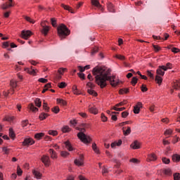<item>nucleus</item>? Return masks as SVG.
<instances>
[{
    "mask_svg": "<svg viewBox=\"0 0 180 180\" xmlns=\"http://www.w3.org/2000/svg\"><path fill=\"white\" fill-rule=\"evenodd\" d=\"M92 73L95 77L96 83L100 88L103 89L107 86L108 83L106 81H109L110 85L114 87L119 85V81L116 79V76H110V71L106 70L105 68L96 66L94 68Z\"/></svg>",
    "mask_w": 180,
    "mask_h": 180,
    "instance_id": "nucleus-1",
    "label": "nucleus"
},
{
    "mask_svg": "<svg viewBox=\"0 0 180 180\" xmlns=\"http://www.w3.org/2000/svg\"><path fill=\"white\" fill-rule=\"evenodd\" d=\"M57 30L58 34L61 40H63V39H65V37L70 34V30H68V27H67L64 24H60L58 27Z\"/></svg>",
    "mask_w": 180,
    "mask_h": 180,
    "instance_id": "nucleus-2",
    "label": "nucleus"
},
{
    "mask_svg": "<svg viewBox=\"0 0 180 180\" xmlns=\"http://www.w3.org/2000/svg\"><path fill=\"white\" fill-rule=\"evenodd\" d=\"M84 133H85V128H80V132L77 134V137L85 144L91 143L92 141L91 137Z\"/></svg>",
    "mask_w": 180,
    "mask_h": 180,
    "instance_id": "nucleus-3",
    "label": "nucleus"
},
{
    "mask_svg": "<svg viewBox=\"0 0 180 180\" xmlns=\"http://www.w3.org/2000/svg\"><path fill=\"white\" fill-rule=\"evenodd\" d=\"M167 67H165V65H161L159 66L158 68L156 70V74L158 75H161L162 77H164V75L165 74V72L164 71H167Z\"/></svg>",
    "mask_w": 180,
    "mask_h": 180,
    "instance_id": "nucleus-4",
    "label": "nucleus"
},
{
    "mask_svg": "<svg viewBox=\"0 0 180 180\" xmlns=\"http://www.w3.org/2000/svg\"><path fill=\"white\" fill-rule=\"evenodd\" d=\"M41 160L43 164H44L45 167H50V162H51L50 157H49L48 155H42Z\"/></svg>",
    "mask_w": 180,
    "mask_h": 180,
    "instance_id": "nucleus-5",
    "label": "nucleus"
},
{
    "mask_svg": "<svg viewBox=\"0 0 180 180\" xmlns=\"http://www.w3.org/2000/svg\"><path fill=\"white\" fill-rule=\"evenodd\" d=\"M21 35L22 39H25V40H27L30 36H32V32L30 30H22L21 32Z\"/></svg>",
    "mask_w": 180,
    "mask_h": 180,
    "instance_id": "nucleus-6",
    "label": "nucleus"
},
{
    "mask_svg": "<svg viewBox=\"0 0 180 180\" xmlns=\"http://www.w3.org/2000/svg\"><path fill=\"white\" fill-rule=\"evenodd\" d=\"M75 164L78 167H82L84 165V155H80L79 159L75 160Z\"/></svg>",
    "mask_w": 180,
    "mask_h": 180,
    "instance_id": "nucleus-7",
    "label": "nucleus"
},
{
    "mask_svg": "<svg viewBox=\"0 0 180 180\" xmlns=\"http://www.w3.org/2000/svg\"><path fill=\"white\" fill-rule=\"evenodd\" d=\"M41 26L42 27L41 33H42V34L46 36V34H48L49 31L50 30V27L47 25H43V23H41Z\"/></svg>",
    "mask_w": 180,
    "mask_h": 180,
    "instance_id": "nucleus-8",
    "label": "nucleus"
},
{
    "mask_svg": "<svg viewBox=\"0 0 180 180\" xmlns=\"http://www.w3.org/2000/svg\"><path fill=\"white\" fill-rule=\"evenodd\" d=\"M23 146H32L34 144V141L31 138H27L24 140L22 142Z\"/></svg>",
    "mask_w": 180,
    "mask_h": 180,
    "instance_id": "nucleus-9",
    "label": "nucleus"
},
{
    "mask_svg": "<svg viewBox=\"0 0 180 180\" xmlns=\"http://www.w3.org/2000/svg\"><path fill=\"white\" fill-rule=\"evenodd\" d=\"M91 4L101 9V11H103V8H102V5L99 3V0H91Z\"/></svg>",
    "mask_w": 180,
    "mask_h": 180,
    "instance_id": "nucleus-10",
    "label": "nucleus"
},
{
    "mask_svg": "<svg viewBox=\"0 0 180 180\" xmlns=\"http://www.w3.org/2000/svg\"><path fill=\"white\" fill-rule=\"evenodd\" d=\"M49 153L52 160H57V153L55 152L54 149H49Z\"/></svg>",
    "mask_w": 180,
    "mask_h": 180,
    "instance_id": "nucleus-11",
    "label": "nucleus"
},
{
    "mask_svg": "<svg viewBox=\"0 0 180 180\" xmlns=\"http://www.w3.org/2000/svg\"><path fill=\"white\" fill-rule=\"evenodd\" d=\"M131 147L134 149V150H139V148H140V142L135 141L131 145Z\"/></svg>",
    "mask_w": 180,
    "mask_h": 180,
    "instance_id": "nucleus-12",
    "label": "nucleus"
},
{
    "mask_svg": "<svg viewBox=\"0 0 180 180\" xmlns=\"http://www.w3.org/2000/svg\"><path fill=\"white\" fill-rule=\"evenodd\" d=\"M25 71H26V72H28V74H30L31 75H36V70L33 69V67H32L31 69L29 68H26L25 69Z\"/></svg>",
    "mask_w": 180,
    "mask_h": 180,
    "instance_id": "nucleus-13",
    "label": "nucleus"
},
{
    "mask_svg": "<svg viewBox=\"0 0 180 180\" xmlns=\"http://www.w3.org/2000/svg\"><path fill=\"white\" fill-rule=\"evenodd\" d=\"M65 146L66 148L68 150V151H72V150H74V148H72V146L71 145V143H70L69 141L65 142Z\"/></svg>",
    "mask_w": 180,
    "mask_h": 180,
    "instance_id": "nucleus-14",
    "label": "nucleus"
},
{
    "mask_svg": "<svg viewBox=\"0 0 180 180\" xmlns=\"http://www.w3.org/2000/svg\"><path fill=\"white\" fill-rule=\"evenodd\" d=\"M8 8H12V2H10V4H3L1 5V9H4V11L8 9Z\"/></svg>",
    "mask_w": 180,
    "mask_h": 180,
    "instance_id": "nucleus-15",
    "label": "nucleus"
},
{
    "mask_svg": "<svg viewBox=\"0 0 180 180\" xmlns=\"http://www.w3.org/2000/svg\"><path fill=\"white\" fill-rule=\"evenodd\" d=\"M157 156L154 153H151L148 156V161H155Z\"/></svg>",
    "mask_w": 180,
    "mask_h": 180,
    "instance_id": "nucleus-16",
    "label": "nucleus"
},
{
    "mask_svg": "<svg viewBox=\"0 0 180 180\" xmlns=\"http://www.w3.org/2000/svg\"><path fill=\"white\" fill-rule=\"evenodd\" d=\"M28 108L32 112H38L39 108H36L33 103H30L28 105Z\"/></svg>",
    "mask_w": 180,
    "mask_h": 180,
    "instance_id": "nucleus-17",
    "label": "nucleus"
},
{
    "mask_svg": "<svg viewBox=\"0 0 180 180\" xmlns=\"http://www.w3.org/2000/svg\"><path fill=\"white\" fill-rule=\"evenodd\" d=\"M89 112L94 115H98V108L96 107H91L89 108Z\"/></svg>",
    "mask_w": 180,
    "mask_h": 180,
    "instance_id": "nucleus-18",
    "label": "nucleus"
},
{
    "mask_svg": "<svg viewBox=\"0 0 180 180\" xmlns=\"http://www.w3.org/2000/svg\"><path fill=\"white\" fill-rule=\"evenodd\" d=\"M124 136H129L131 133V129L130 127H127V130H124V128L122 129Z\"/></svg>",
    "mask_w": 180,
    "mask_h": 180,
    "instance_id": "nucleus-19",
    "label": "nucleus"
},
{
    "mask_svg": "<svg viewBox=\"0 0 180 180\" xmlns=\"http://www.w3.org/2000/svg\"><path fill=\"white\" fill-rule=\"evenodd\" d=\"M172 160L174 161V162H180V155L178 154L173 155Z\"/></svg>",
    "mask_w": 180,
    "mask_h": 180,
    "instance_id": "nucleus-20",
    "label": "nucleus"
},
{
    "mask_svg": "<svg viewBox=\"0 0 180 180\" xmlns=\"http://www.w3.org/2000/svg\"><path fill=\"white\" fill-rule=\"evenodd\" d=\"M33 174L34 175L35 178H37V179H41V174L39 172H37L36 170H33Z\"/></svg>",
    "mask_w": 180,
    "mask_h": 180,
    "instance_id": "nucleus-21",
    "label": "nucleus"
},
{
    "mask_svg": "<svg viewBox=\"0 0 180 180\" xmlns=\"http://www.w3.org/2000/svg\"><path fill=\"white\" fill-rule=\"evenodd\" d=\"M49 117V114L46 112H42L39 115V119L40 120H44V119Z\"/></svg>",
    "mask_w": 180,
    "mask_h": 180,
    "instance_id": "nucleus-22",
    "label": "nucleus"
},
{
    "mask_svg": "<svg viewBox=\"0 0 180 180\" xmlns=\"http://www.w3.org/2000/svg\"><path fill=\"white\" fill-rule=\"evenodd\" d=\"M108 10L109 11V12L111 13H115V8L113 7V5L111 3H109L108 4Z\"/></svg>",
    "mask_w": 180,
    "mask_h": 180,
    "instance_id": "nucleus-23",
    "label": "nucleus"
},
{
    "mask_svg": "<svg viewBox=\"0 0 180 180\" xmlns=\"http://www.w3.org/2000/svg\"><path fill=\"white\" fill-rule=\"evenodd\" d=\"M155 79L157 84H158V85H160V84L162 83V77H161V76L156 75Z\"/></svg>",
    "mask_w": 180,
    "mask_h": 180,
    "instance_id": "nucleus-24",
    "label": "nucleus"
},
{
    "mask_svg": "<svg viewBox=\"0 0 180 180\" xmlns=\"http://www.w3.org/2000/svg\"><path fill=\"white\" fill-rule=\"evenodd\" d=\"M43 136H44V133L43 132L37 133L34 135V138L37 139V140H41Z\"/></svg>",
    "mask_w": 180,
    "mask_h": 180,
    "instance_id": "nucleus-25",
    "label": "nucleus"
},
{
    "mask_svg": "<svg viewBox=\"0 0 180 180\" xmlns=\"http://www.w3.org/2000/svg\"><path fill=\"white\" fill-rule=\"evenodd\" d=\"M174 89H176V91H178L180 89V80L176 81L174 84Z\"/></svg>",
    "mask_w": 180,
    "mask_h": 180,
    "instance_id": "nucleus-26",
    "label": "nucleus"
},
{
    "mask_svg": "<svg viewBox=\"0 0 180 180\" xmlns=\"http://www.w3.org/2000/svg\"><path fill=\"white\" fill-rule=\"evenodd\" d=\"M92 148L93 150L94 151V153H96V154H99V149H98V147L96 146V143H94L92 144Z\"/></svg>",
    "mask_w": 180,
    "mask_h": 180,
    "instance_id": "nucleus-27",
    "label": "nucleus"
},
{
    "mask_svg": "<svg viewBox=\"0 0 180 180\" xmlns=\"http://www.w3.org/2000/svg\"><path fill=\"white\" fill-rule=\"evenodd\" d=\"M34 103L37 108H40L41 106V101H40V98H35Z\"/></svg>",
    "mask_w": 180,
    "mask_h": 180,
    "instance_id": "nucleus-28",
    "label": "nucleus"
},
{
    "mask_svg": "<svg viewBox=\"0 0 180 180\" xmlns=\"http://www.w3.org/2000/svg\"><path fill=\"white\" fill-rule=\"evenodd\" d=\"M71 131V129L68 126H65L62 129V131L63 133H68V131Z\"/></svg>",
    "mask_w": 180,
    "mask_h": 180,
    "instance_id": "nucleus-29",
    "label": "nucleus"
},
{
    "mask_svg": "<svg viewBox=\"0 0 180 180\" xmlns=\"http://www.w3.org/2000/svg\"><path fill=\"white\" fill-rule=\"evenodd\" d=\"M57 102H58V103H60V105H62V106H65V105H67V101H65L63 99L58 98Z\"/></svg>",
    "mask_w": 180,
    "mask_h": 180,
    "instance_id": "nucleus-30",
    "label": "nucleus"
},
{
    "mask_svg": "<svg viewBox=\"0 0 180 180\" xmlns=\"http://www.w3.org/2000/svg\"><path fill=\"white\" fill-rule=\"evenodd\" d=\"M9 136L11 137V139H15V132L13 131V129L10 128L9 129Z\"/></svg>",
    "mask_w": 180,
    "mask_h": 180,
    "instance_id": "nucleus-31",
    "label": "nucleus"
},
{
    "mask_svg": "<svg viewBox=\"0 0 180 180\" xmlns=\"http://www.w3.org/2000/svg\"><path fill=\"white\" fill-rule=\"evenodd\" d=\"M112 161L116 164L115 165V168H119L120 167V161H119L117 159H112Z\"/></svg>",
    "mask_w": 180,
    "mask_h": 180,
    "instance_id": "nucleus-32",
    "label": "nucleus"
},
{
    "mask_svg": "<svg viewBox=\"0 0 180 180\" xmlns=\"http://www.w3.org/2000/svg\"><path fill=\"white\" fill-rule=\"evenodd\" d=\"M88 94H89V95H93V96H96L98 95V94H96L95 91L92 90V89H88Z\"/></svg>",
    "mask_w": 180,
    "mask_h": 180,
    "instance_id": "nucleus-33",
    "label": "nucleus"
},
{
    "mask_svg": "<svg viewBox=\"0 0 180 180\" xmlns=\"http://www.w3.org/2000/svg\"><path fill=\"white\" fill-rule=\"evenodd\" d=\"M51 25L53 27H57V20H56V18H51Z\"/></svg>",
    "mask_w": 180,
    "mask_h": 180,
    "instance_id": "nucleus-34",
    "label": "nucleus"
},
{
    "mask_svg": "<svg viewBox=\"0 0 180 180\" xmlns=\"http://www.w3.org/2000/svg\"><path fill=\"white\" fill-rule=\"evenodd\" d=\"M120 94H129V89L127 88H124L120 90Z\"/></svg>",
    "mask_w": 180,
    "mask_h": 180,
    "instance_id": "nucleus-35",
    "label": "nucleus"
},
{
    "mask_svg": "<svg viewBox=\"0 0 180 180\" xmlns=\"http://www.w3.org/2000/svg\"><path fill=\"white\" fill-rule=\"evenodd\" d=\"M43 108L45 110V112H50V108L47 106V104L46 102L44 101V103H43Z\"/></svg>",
    "mask_w": 180,
    "mask_h": 180,
    "instance_id": "nucleus-36",
    "label": "nucleus"
},
{
    "mask_svg": "<svg viewBox=\"0 0 180 180\" xmlns=\"http://www.w3.org/2000/svg\"><path fill=\"white\" fill-rule=\"evenodd\" d=\"M164 173L165 174V175H172V171L171 170V169H165L164 170Z\"/></svg>",
    "mask_w": 180,
    "mask_h": 180,
    "instance_id": "nucleus-37",
    "label": "nucleus"
},
{
    "mask_svg": "<svg viewBox=\"0 0 180 180\" xmlns=\"http://www.w3.org/2000/svg\"><path fill=\"white\" fill-rule=\"evenodd\" d=\"M25 19L27 20V22H30V23L34 24L35 22L34 20L32 19L30 17L25 16Z\"/></svg>",
    "mask_w": 180,
    "mask_h": 180,
    "instance_id": "nucleus-38",
    "label": "nucleus"
},
{
    "mask_svg": "<svg viewBox=\"0 0 180 180\" xmlns=\"http://www.w3.org/2000/svg\"><path fill=\"white\" fill-rule=\"evenodd\" d=\"M60 155L61 157H63L64 158H65V157H68V155H70V153L67 151H62L60 152Z\"/></svg>",
    "mask_w": 180,
    "mask_h": 180,
    "instance_id": "nucleus-39",
    "label": "nucleus"
},
{
    "mask_svg": "<svg viewBox=\"0 0 180 180\" xmlns=\"http://www.w3.org/2000/svg\"><path fill=\"white\" fill-rule=\"evenodd\" d=\"M164 134L165 136H171V134H172V129H167Z\"/></svg>",
    "mask_w": 180,
    "mask_h": 180,
    "instance_id": "nucleus-40",
    "label": "nucleus"
},
{
    "mask_svg": "<svg viewBox=\"0 0 180 180\" xmlns=\"http://www.w3.org/2000/svg\"><path fill=\"white\" fill-rule=\"evenodd\" d=\"M17 174H18V176H20V175H22V174H23V171H22V169H20V167L19 166H18V167H17Z\"/></svg>",
    "mask_w": 180,
    "mask_h": 180,
    "instance_id": "nucleus-41",
    "label": "nucleus"
},
{
    "mask_svg": "<svg viewBox=\"0 0 180 180\" xmlns=\"http://www.w3.org/2000/svg\"><path fill=\"white\" fill-rule=\"evenodd\" d=\"M173 176H174V180H180V174L179 173L174 174Z\"/></svg>",
    "mask_w": 180,
    "mask_h": 180,
    "instance_id": "nucleus-42",
    "label": "nucleus"
},
{
    "mask_svg": "<svg viewBox=\"0 0 180 180\" xmlns=\"http://www.w3.org/2000/svg\"><path fill=\"white\" fill-rule=\"evenodd\" d=\"M162 161L163 164H169V162H170L169 159H168L167 158H162Z\"/></svg>",
    "mask_w": 180,
    "mask_h": 180,
    "instance_id": "nucleus-43",
    "label": "nucleus"
},
{
    "mask_svg": "<svg viewBox=\"0 0 180 180\" xmlns=\"http://www.w3.org/2000/svg\"><path fill=\"white\" fill-rule=\"evenodd\" d=\"M141 89L142 92H147V91H148V89H147V86H146V84H142Z\"/></svg>",
    "mask_w": 180,
    "mask_h": 180,
    "instance_id": "nucleus-44",
    "label": "nucleus"
},
{
    "mask_svg": "<svg viewBox=\"0 0 180 180\" xmlns=\"http://www.w3.org/2000/svg\"><path fill=\"white\" fill-rule=\"evenodd\" d=\"M52 112H55V113H58V112H60V108H58V106H56L53 108H52Z\"/></svg>",
    "mask_w": 180,
    "mask_h": 180,
    "instance_id": "nucleus-45",
    "label": "nucleus"
},
{
    "mask_svg": "<svg viewBox=\"0 0 180 180\" xmlns=\"http://www.w3.org/2000/svg\"><path fill=\"white\" fill-rule=\"evenodd\" d=\"M115 58H118V60H121L122 61L125 60L124 56L122 55H115Z\"/></svg>",
    "mask_w": 180,
    "mask_h": 180,
    "instance_id": "nucleus-46",
    "label": "nucleus"
},
{
    "mask_svg": "<svg viewBox=\"0 0 180 180\" xmlns=\"http://www.w3.org/2000/svg\"><path fill=\"white\" fill-rule=\"evenodd\" d=\"M27 124H29V120H23L22 122V127H26V126H27Z\"/></svg>",
    "mask_w": 180,
    "mask_h": 180,
    "instance_id": "nucleus-47",
    "label": "nucleus"
},
{
    "mask_svg": "<svg viewBox=\"0 0 180 180\" xmlns=\"http://www.w3.org/2000/svg\"><path fill=\"white\" fill-rule=\"evenodd\" d=\"M147 75H148V77H150V78H151V79H154V74L151 73V71L148 70Z\"/></svg>",
    "mask_w": 180,
    "mask_h": 180,
    "instance_id": "nucleus-48",
    "label": "nucleus"
},
{
    "mask_svg": "<svg viewBox=\"0 0 180 180\" xmlns=\"http://www.w3.org/2000/svg\"><path fill=\"white\" fill-rule=\"evenodd\" d=\"M49 134H50L51 136H57L58 132L57 131L50 130L49 131Z\"/></svg>",
    "mask_w": 180,
    "mask_h": 180,
    "instance_id": "nucleus-49",
    "label": "nucleus"
},
{
    "mask_svg": "<svg viewBox=\"0 0 180 180\" xmlns=\"http://www.w3.org/2000/svg\"><path fill=\"white\" fill-rule=\"evenodd\" d=\"M153 47L156 53L160 51V50H161V47H160L157 45H153Z\"/></svg>",
    "mask_w": 180,
    "mask_h": 180,
    "instance_id": "nucleus-50",
    "label": "nucleus"
},
{
    "mask_svg": "<svg viewBox=\"0 0 180 180\" xmlns=\"http://www.w3.org/2000/svg\"><path fill=\"white\" fill-rule=\"evenodd\" d=\"M59 88H65L67 86V84L64 82H62L60 83V84L58 85Z\"/></svg>",
    "mask_w": 180,
    "mask_h": 180,
    "instance_id": "nucleus-51",
    "label": "nucleus"
},
{
    "mask_svg": "<svg viewBox=\"0 0 180 180\" xmlns=\"http://www.w3.org/2000/svg\"><path fill=\"white\" fill-rule=\"evenodd\" d=\"M134 113H135L136 115L140 113V108H139V107L134 106Z\"/></svg>",
    "mask_w": 180,
    "mask_h": 180,
    "instance_id": "nucleus-52",
    "label": "nucleus"
},
{
    "mask_svg": "<svg viewBox=\"0 0 180 180\" xmlns=\"http://www.w3.org/2000/svg\"><path fill=\"white\" fill-rule=\"evenodd\" d=\"M65 70H67L66 68H60L58 70V74H60V75H63V74H64V71H65Z\"/></svg>",
    "mask_w": 180,
    "mask_h": 180,
    "instance_id": "nucleus-53",
    "label": "nucleus"
},
{
    "mask_svg": "<svg viewBox=\"0 0 180 180\" xmlns=\"http://www.w3.org/2000/svg\"><path fill=\"white\" fill-rule=\"evenodd\" d=\"M137 81H138L137 77H133V78H132L131 84H132V85H133L134 86V85H136V84H137Z\"/></svg>",
    "mask_w": 180,
    "mask_h": 180,
    "instance_id": "nucleus-54",
    "label": "nucleus"
},
{
    "mask_svg": "<svg viewBox=\"0 0 180 180\" xmlns=\"http://www.w3.org/2000/svg\"><path fill=\"white\" fill-rule=\"evenodd\" d=\"M172 53H179L180 50L178 48L174 47L172 49Z\"/></svg>",
    "mask_w": 180,
    "mask_h": 180,
    "instance_id": "nucleus-55",
    "label": "nucleus"
},
{
    "mask_svg": "<svg viewBox=\"0 0 180 180\" xmlns=\"http://www.w3.org/2000/svg\"><path fill=\"white\" fill-rule=\"evenodd\" d=\"M11 86L12 88H16L18 86L17 82L14 81H11Z\"/></svg>",
    "mask_w": 180,
    "mask_h": 180,
    "instance_id": "nucleus-56",
    "label": "nucleus"
},
{
    "mask_svg": "<svg viewBox=\"0 0 180 180\" xmlns=\"http://www.w3.org/2000/svg\"><path fill=\"white\" fill-rule=\"evenodd\" d=\"M49 80H47V79H44V78H40L39 79V82H41L42 84H46V82H48Z\"/></svg>",
    "mask_w": 180,
    "mask_h": 180,
    "instance_id": "nucleus-57",
    "label": "nucleus"
},
{
    "mask_svg": "<svg viewBox=\"0 0 180 180\" xmlns=\"http://www.w3.org/2000/svg\"><path fill=\"white\" fill-rule=\"evenodd\" d=\"M129 116V112L127 111H124L122 112V117L126 118Z\"/></svg>",
    "mask_w": 180,
    "mask_h": 180,
    "instance_id": "nucleus-58",
    "label": "nucleus"
},
{
    "mask_svg": "<svg viewBox=\"0 0 180 180\" xmlns=\"http://www.w3.org/2000/svg\"><path fill=\"white\" fill-rule=\"evenodd\" d=\"M130 162H133L134 164H139V161L136 158H132L130 160Z\"/></svg>",
    "mask_w": 180,
    "mask_h": 180,
    "instance_id": "nucleus-59",
    "label": "nucleus"
},
{
    "mask_svg": "<svg viewBox=\"0 0 180 180\" xmlns=\"http://www.w3.org/2000/svg\"><path fill=\"white\" fill-rule=\"evenodd\" d=\"M101 120L103 122H106L108 120V117H106V116H105V114H101Z\"/></svg>",
    "mask_w": 180,
    "mask_h": 180,
    "instance_id": "nucleus-60",
    "label": "nucleus"
},
{
    "mask_svg": "<svg viewBox=\"0 0 180 180\" xmlns=\"http://www.w3.org/2000/svg\"><path fill=\"white\" fill-rule=\"evenodd\" d=\"M80 127H82V129H88V127H89V124L83 123L80 124Z\"/></svg>",
    "mask_w": 180,
    "mask_h": 180,
    "instance_id": "nucleus-61",
    "label": "nucleus"
},
{
    "mask_svg": "<svg viewBox=\"0 0 180 180\" xmlns=\"http://www.w3.org/2000/svg\"><path fill=\"white\" fill-rule=\"evenodd\" d=\"M70 124H72V126L75 127V126H77V120H70Z\"/></svg>",
    "mask_w": 180,
    "mask_h": 180,
    "instance_id": "nucleus-62",
    "label": "nucleus"
},
{
    "mask_svg": "<svg viewBox=\"0 0 180 180\" xmlns=\"http://www.w3.org/2000/svg\"><path fill=\"white\" fill-rule=\"evenodd\" d=\"M98 48H94L91 51V56H94L95 54H96V53H98Z\"/></svg>",
    "mask_w": 180,
    "mask_h": 180,
    "instance_id": "nucleus-63",
    "label": "nucleus"
},
{
    "mask_svg": "<svg viewBox=\"0 0 180 180\" xmlns=\"http://www.w3.org/2000/svg\"><path fill=\"white\" fill-rule=\"evenodd\" d=\"M75 177H74V176L72 175L68 176L67 177V180H75Z\"/></svg>",
    "mask_w": 180,
    "mask_h": 180,
    "instance_id": "nucleus-64",
    "label": "nucleus"
}]
</instances>
